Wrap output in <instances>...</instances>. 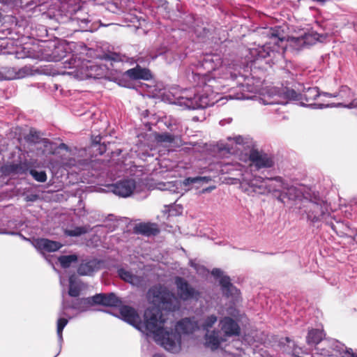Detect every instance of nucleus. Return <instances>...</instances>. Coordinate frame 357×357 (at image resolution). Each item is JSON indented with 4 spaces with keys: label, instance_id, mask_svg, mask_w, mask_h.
<instances>
[{
    "label": "nucleus",
    "instance_id": "22",
    "mask_svg": "<svg viewBox=\"0 0 357 357\" xmlns=\"http://www.w3.org/2000/svg\"><path fill=\"white\" fill-rule=\"evenodd\" d=\"M137 233L146 236H155L159 233V229L156 224L153 223H141L135 227Z\"/></svg>",
    "mask_w": 357,
    "mask_h": 357
},
{
    "label": "nucleus",
    "instance_id": "13",
    "mask_svg": "<svg viewBox=\"0 0 357 357\" xmlns=\"http://www.w3.org/2000/svg\"><path fill=\"white\" fill-rule=\"evenodd\" d=\"M175 284L177 287L178 295L183 301L190 299L197 300L200 296L198 290L192 287L189 283L181 277H176Z\"/></svg>",
    "mask_w": 357,
    "mask_h": 357
},
{
    "label": "nucleus",
    "instance_id": "3",
    "mask_svg": "<svg viewBox=\"0 0 357 357\" xmlns=\"http://www.w3.org/2000/svg\"><path fill=\"white\" fill-rule=\"evenodd\" d=\"M264 33L268 37L269 41L264 45L249 49V59L251 61L267 59L266 63L273 65L282 60L284 50L289 47L295 50L305 47L302 36L286 39L285 33L280 26L266 29Z\"/></svg>",
    "mask_w": 357,
    "mask_h": 357
},
{
    "label": "nucleus",
    "instance_id": "51",
    "mask_svg": "<svg viewBox=\"0 0 357 357\" xmlns=\"http://www.w3.org/2000/svg\"><path fill=\"white\" fill-rule=\"evenodd\" d=\"M82 23H87L89 21L86 19L82 20L81 21Z\"/></svg>",
    "mask_w": 357,
    "mask_h": 357
},
{
    "label": "nucleus",
    "instance_id": "47",
    "mask_svg": "<svg viewBox=\"0 0 357 357\" xmlns=\"http://www.w3.org/2000/svg\"><path fill=\"white\" fill-rule=\"evenodd\" d=\"M59 149H63V150H66V151H68V149H69L68 146L66 144H64V143L60 144L59 146Z\"/></svg>",
    "mask_w": 357,
    "mask_h": 357
},
{
    "label": "nucleus",
    "instance_id": "52",
    "mask_svg": "<svg viewBox=\"0 0 357 357\" xmlns=\"http://www.w3.org/2000/svg\"><path fill=\"white\" fill-rule=\"evenodd\" d=\"M343 103L342 102H338V103H336V107L339 106V105H342Z\"/></svg>",
    "mask_w": 357,
    "mask_h": 357
},
{
    "label": "nucleus",
    "instance_id": "46",
    "mask_svg": "<svg viewBox=\"0 0 357 357\" xmlns=\"http://www.w3.org/2000/svg\"><path fill=\"white\" fill-rule=\"evenodd\" d=\"M232 98L238 99V100H243V99H248L249 97L247 96H245L243 94L241 95H237L235 97H233Z\"/></svg>",
    "mask_w": 357,
    "mask_h": 357
},
{
    "label": "nucleus",
    "instance_id": "19",
    "mask_svg": "<svg viewBox=\"0 0 357 357\" xmlns=\"http://www.w3.org/2000/svg\"><path fill=\"white\" fill-rule=\"evenodd\" d=\"M126 73L129 77L133 79L149 80L152 78L150 70L147 68H142L139 66L128 70Z\"/></svg>",
    "mask_w": 357,
    "mask_h": 357
},
{
    "label": "nucleus",
    "instance_id": "8",
    "mask_svg": "<svg viewBox=\"0 0 357 357\" xmlns=\"http://www.w3.org/2000/svg\"><path fill=\"white\" fill-rule=\"evenodd\" d=\"M303 207L304 208L303 211L307 214L308 220L312 222H317L318 220L325 221L333 229V220L334 216L332 214L333 211H330V206L326 202H313L307 198H305Z\"/></svg>",
    "mask_w": 357,
    "mask_h": 357
},
{
    "label": "nucleus",
    "instance_id": "32",
    "mask_svg": "<svg viewBox=\"0 0 357 357\" xmlns=\"http://www.w3.org/2000/svg\"><path fill=\"white\" fill-rule=\"evenodd\" d=\"M303 42L305 47L314 45L317 40V34L305 33L302 36Z\"/></svg>",
    "mask_w": 357,
    "mask_h": 357
},
{
    "label": "nucleus",
    "instance_id": "24",
    "mask_svg": "<svg viewBox=\"0 0 357 357\" xmlns=\"http://www.w3.org/2000/svg\"><path fill=\"white\" fill-rule=\"evenodd\" d=\"M11 71L12 73L6 77L8 79H22L32 74L31 68L28 66H24L18 69L12 68Z\"/></svg>",
    "mask_w": 357,
    "mask_h": 357
},
{
    "label": "nucleus",
    "instance_id": "23",
    "mask_svg": "<svg viewBox=\"0 0 357 357\" xmlns=\"http://www.w3.org/2000/svg\"><path fill=\"white\" fill-rule=\"evenodd\" d=\"M324 334L322 330L312 329L307 335L306 341L308 345L318 344L324 338Z\"/></svg>",
    "mask_w": 357,
    "mask_h": 357
},
{
    "label": "nucleus",
    "instance_id": "44",
    "mask_svg": "<svg viewBox=\"0 0 357 357\" xmlns=\"http://www.w3.org/2000/svg\"><path fill=\"white\" fill-rule=\"evenodd\" d=\"M8 227L12 229H16L17 228L16 222L13 221H10L8 222Z\"/></svg>",
    "mask_w": 357,
    "mask_h": 357
},
{
    "label": "nucleus",
    "instance_id": "12",
    "mask_svg": "<svg viewBox=\"0 0 357 357\" xmlns=\"http://www.w3.org/2000/svg\"><path fill=\"white\" fill-rule=\"evenodd\" d=\"M288 182L280 176L266 178V193H271L279 202L283 201Z\"/></svg>",
    "mask_w": 357,
    "mask_h": 357
},
{
    "label": "nucleus",
    "instance_id": "21",
    "mask_svg": "<svg viewBox=\"0 0 357 357\" xmlns=\"http://www.w3.org/2000/svg\"><path fill=\"white\" fill-rule=\"evenodd\" d=\"M119 277L124 281L135 286H142L144 283V278L141 276L133 275L131 272L124 268L118 270Z\"/></svg>",
    "mask_w": 357,
    "mask_h": 357
},
{
    "label": "nucleus",
    "instance_id": "40",
    "mask_svg": "<svg viewBox=\"0 0 357 357\" xmlns=\"http://www.w3.org/2000/svg\"><path fill=\"white\" fill-rule=\"evenodd\" d=\"M62 165L64 168H70L77 165V161L75 158H70L66 161H62Z\"/></svg>",
    "mask_w": 357,
    "mask_h": 357
},
{
    "label": "nucleus",
    "instance_id": "56",
    "mask_svg": "<svg viewBox=\"0 0 357 357\" xmlns=\"http://www.w3.org/2000/svg\"><path fill=\"white\" fill-rule=\"evenodd\" d=\"M1 79H2V77H1V75H0V80H1Z\"/></svg>",
    "mask_w": 357,
    "mask_h": 357
},
{
    "label": "nucleus",
    "instance_id": "18",
    "mask_svg": "<svg viewBox=\"0 0 357 357\" xmlns=\"http://www.w3.org/2000/svg\"><path fill=\"white\" fill-rule=\"evenodd\" d=\"M101 262L97 259L84 260L77 268L80 275H91L100 268Z\"/></svg>",
    "mask_w": 357,
    "mask_h": 357
},
{
    "label": "nucleus",
    "instance_id": "48",
    "mask_svg": "<svg viewBox=\"0 0 357 357\" xmlns=\"http://www.w3.org/2000/svg\"><path fill=\"white\" fill-rule=\"evenodd\" d=\"M117 169L119 172H122L124 170V168L123 167L122 165H118Z\"/></svg>",
    "mask_w": 357,
    "mask_h": 357
},
{
    "label": "nucleus",
    "instance_id": "55",
    "mask_svg": "<svg viewBox=\"0 0 357 357\" xmlns=\"http://www.w3.org/2000/svg\"><path fill=\"white\" fill-rule=\"evenodd\" d=\"M191 266H194V267H195V268H196V269H197L196 266H195L192 263L191 264Z\"/></svg>",
    "mask_w": 357,
    "mask_h": 357
},
{
    "label": "nucleus",
    "instance_id": "30",
    "mask_svg": "<svg viewBox=\"0 0 357 357\" xmlns=\"http://www.w3.org/2000/svg\"><path fill=\"white\" fill-rule=\"evenodd\" d=\"M89 230V226L77 227L73 229H67L66 234L68 236H79L87 233Z\"/></svg>",
    "mask_w": 357,
    "mask_h": 357
},
{
    "label": "nucleus",
    "instance_id": "7",
    "mask_svg": "<svg viewBox=\"0 0 357 357\" xmlns=\"http://www.w3.org/2000/svg\"><path fill=\"white\" fill-rule=\"evenodd\" d=\"M219 326L221 330H213L206 335V347L212 351L220 347L228 337L237 336L240 334V326L236 321L229 317L220 319Z\"/></svg>",
    "mask_w": 357,
    "mask_h": 357
},
{
    "label": "nucleus",
    "instance_id": "4",
    "mask_svg": "<svg viewBox=\"0 0 357 357\" xmlns=\"http://www.w3.org/2000/svg\"><path fill=\"white\" fill-rule=\"evenodd\" d=\"M300 94L294 90L287 87H273L269 89L266 96L263 99L264 105H286L289 101L298 100ZM301 99H304L307 105L313 109H324L333 107L332 104L326 102L325 98L331 97V94H320L318 88L310 87L301 95Z\"/></svg>",
    "mask_w": 357,
    "mask_h": 357
},
{
    "label": "nucleus",
    "instance_id": "35",
    "mask_svg": "<svg viewBox=\"0 0 357 357\" xmlns=\"http://www.w3.org/2000/svg\"><path fill=\"white\" fill-rule=\"evenodd\" d=\"M155 139L158 142L172 143L174 142V137L172 135L165 132L158 135Z\"/></svg>",
    "mask_w": 357,
    "mask_h": 357
},
{
    "label": "nucleus",
    "instance_id": "39",
    "mask_svg": "<svg viewBox=\"0 0 357 357\" xmlns=\"http://www.w3.org/2000/svg\"><path fill=\"white\" fill-rule=\"evenodd\" d=\"M351 96V90L349 87L347 86H342L338 94L336 95V96H339L341 98H343L344 97H349Z\"/></svg>",
    "mask_w": 357,
    "mask_h": 357
},
{
    "label": "nucleus",
    "instance_id": "28",
    "mask_svg": "<svg viewBox=\"0 0 357 357\" xmlns=\"http://www.w3.org/2000/svg\"><path fill=\"white\" fill-rule=\"evenodd\" d=\"M121 304V301L114 293L105 294L103 305L117 307Z\"/></svg>",
    "mask_w": 357,
    "mask_h": 357
},
{
    "label": "nucleus",
    "instance_id": "43",
    "mask_svg": "<svg viewBox=\"0 0 357 357\" xmlns=\"http://www.w3.org/2000/svg\"><path fill=\"white\" fill-rule=\"evenodd\" d=\"M109 58L111 60H112L114 61H123V59H121V57L116 54H113L110 55Z\"/></svg>",
    "mask_w": 357,
    "mask_h": 357
},
{
    "label": "nucleus",
    "instance_id": "11",
    "mask_svg": "<svg viewBox=\"0 0 357 357\" xmlns=\"http://www.w3.org/2000/svg\"><path fill=\"white\" fill-rule=\"evenodd\" d=\"M211 274L220 279V284L222 294L227 298L231 297L232 302L238 301L239 298L238 290L231 283L230 278L223 275V272L219 268H213Z\"/></svg>",
    "mask_w": 357,
    "mask_h": 357
},
{
    "label": "nucleus",
    "instance_id": "15",
    "mask_svg": "<svg viewBox=\"0 0 357 357\" xmlns=\"http://www.w3.org/2000/svg\"><path fill=\"white\" fill-rule=\"evenodd\" d=\"M66 45L61 43L50 42L45 46L51 53L47 51L45 53V59L50 61H58L66 56Z\"/></svg>",
    "mask_w": 357,
    "mask_h": 357
},
{
    "label": "nucleus",
    "instance_id": "45",
    "mask_svg": "<svg viewBox=\"0 0 357 357\" xmlns=\"http://www.w3.org/2000/svg\"><path fill=\"white\" fill-rule=\"evenodd\" d=\"M101 137L100 136H96L93 140L92 142L93 144H98L100 143Z\"/></svg>",
    "mask_w": 357,
    "mask_h": 357
},
{
    "label": "nucleus",
    "instance_id": "26",
    "mask_svg": "<svg viewBox=\"0 0 357 357\" xmlns=\"http://www.w3.org/2000/svg\"><path fill=\"white\" fill-rule=\"evenodd\" d=\"M81 291V284L77 281L75 278L72 275L69 278V291L68 294L72 297H77Z\"/></svg>",
    "mask_w": 357,
    "mask_h": 357
},
{
    "label": "nucleus",
    "instance_id": "34",
    "mask_svg": "<svg viewBox=\"0 0 357 357\" xmlns=\"http://www.w3.org/2000/svg\"><path fill=\"white\" fill-rule=\"evenodd\" d=\"M30 174L38 182H45L47 180V175L45 171L31 169L30 171Z\"/></svg>",
    "mask_w": 357,
    "mask_h": 357
},
{
    "label": "nucleus",
    "instance_id": "6",
    "mask_svg": "<svg viewBox=\"0 0 357 357\" xmlns=\"http://www.w3.org/2000/svg\"><path fill=\"white\" fill-rule=\"evenodd\" d=\"M162 315L165 319V322L161 324L162 333L161 337L164 340L165 342L172 343L174 340H178V349L176 351H172L170 349H167V351L172 353H177L181 349V334L187 335L190 334L195 332V331L199 329V326L198 322L193 318H183L181 320L178 321L175 325V333H169L167 331V321L169 319V313L162 312Z\"/></svg>",
    "mask_w": 357,
    "mask_h": 357
},
{
    "label": "nucleus",
    "instance_id": "31",
    "mask_svg": "<svg viewBox=\"0 0 357 357\" xmlns=\"http://www.w3.org/2000/svg\"><path fill=\"white\" fill-rule=\"evenodd\" d=\"M178 182H167L165 183H159L158 188L162 190H168L172 192H177L176 190L178 189L177 185H178Z\"/></svg>",
    "mask_w": 357,
    "mask_h": 357
},
{
    "label": "nucleus",
    "instance_id": "14",
    "mask_svg": "<svg viewBox=\"0 0 357 357\" xmlns=\"http://www.w3.org/2000/svg\"><path fill=\"white\" fill-rule=\"evenodd\" d=\"M135 188V181L132 178H128L112 184L109 186V190L119 197H128L132 194Z\"/></svg>",
    "mask_w": 357,
    "mask_h": 357
},
{
    "label": "nucleus",
    "instance_id": "29",
    "mask_svg": "<svg viewBox=\"0 0 357 357\" xmlns=\"http://www.w3.org/2000/svg\"><path fill=\"white\" fill-rule=\"evenodd\" d=\"M58 261L63 268H66L77 261V256L76 255H62L58 258Z\"/></svg>",
    "mask_w": 357,
    "mask_h": 357
},
{
    "label": "nucleus",
    "instance_id": "10",
    "mask_svg": "<svg viewBox=\"0 0 357 357\" xmlns=\"http://www.w3.org/2000/svg\"><path fill=\"white\" fill-rule=\"evenodd\" d=\"M266 178L261 176H252L248 174H243L241 187L242 189L250 194L252 192L258 194H266Z\"/></svg>",
    "mask_w": 357,
    "mask_h": 357
},
{
    "label": "nucleus",
    "instance_id": "53",
    "mask_svg": "<svg viewBox=\"0 0 357 357\" xmlns=\"http://www.w3.org/2000/svg\"><path fill=\"white\" fill-rule=\"evenodd\" d=\"M60 283L61 285H63V281L61 278L60 279Z\"/></svg>",
    "mask_w": 357,
    "mask_h": 357
},
{
    "label": "nucleus",
    "instance_id": "42",
    "mask_svg": "<svg viewBox=\"0 0 357 357\" xmlns=\"http://www.w3.org/2000/svg\"><path fill=\"white\" fill-rule=\"evenodd\" d=\"M0 234H8V235H12V236H14V235H18L19 233L15 231H10V230H8L6 228H1L0 229Z\"/></svg>",
    "mask_w": 357,
    "mask_h": 357
},
{
    "label": "nucleus",
    "instance_id": "2",
    "mask_svg": "<svg viewBox=\"0 0 357 357\" xmlns=\"http://www.w3.org/2000/svg\"><path fill=\"white\" fill-rule=\"evenodd\" d=\"M147 296L149 302L154 306L146 310L144 321H141L140 317L133 307L127 305H123L120 309L122 319L145 334L147 338L152 337L157 344L165 349L176 351L179 346L178 340H173L172 343L164 342L161 337V324L165 322L162 310L172 312L178 310L180 306L179 299L166 287L160 285L151 288Z\"/></svg>",
    "mask_w": 357,
    "mask_h": 357
},
{
    "label": "nucleus",
    "instance_id": "1",
    "mask_svg": "<svg viewBox=\"0 0 357 357\" xmlns=\"http://www.w3.org/2000/svg\"><path fill=\"white\" fill-rule=\"evenodd\" d=\"M234 71V66L222 65L220 55L206 54L197 63L195 72L194 70L192 72L194 82L202 88V91L193 97L188 95L174 97L169 102L189 109L213 106L218 101L217 96L222 92L225 87L222 79L234 80L238 78Z\"/></svg>",
    "mask_w": 357,
    "mask_h": 357
},
{
    "label": "nucleus",
    "instance_id": "49",
    "mask_svg": "<svg viewBox=\"0 0 357 357\" xmlns=\"http://www.w3.org/2000/svg\"><path fill=\"white\" fill-rule=\"evenodd\" d=\"M357 107V105H355L354 102L349 103V105L348 106V107Z\"/></svg>",
    "mask_w": 357,
    "mask_h": 357
},
{
    "label": "nucleus",
    "instance_id": "5",
    "mask_svg": "<svg viewBox=\"0 0 357 357\" xmlns=\"http://www.w3.org/2000/svg\"><path fill=\"white\" fill-rule=\"evenodd\" d=\"M220 149L235 154L241 149L249 150V160L256 169L269 168L273 166L274 161L270 155L255 149V142L249 136L234 135L227 138V142L220 144Z\"/></svg>",
    "mask_w": 357,
    "mask_h": 357
},
{
    "label": "nucleus",
    "instance_id": "9",
    "mask_svg": "<svg viewBox=\"0 0 357 357\" xmlns=\"http://www.w3.org/2000/svg\"><path fill=\"white\" fill-rule=\"evenodd\" d=\"M91 303L88 298H80L75 300L72 303H68L67 301H63L62 303L61 310L59 314V319L57 320L56 333L59 342L61 344L63 341L62 332L65 326L68 322L65 311L67 309L71 308L77 310L79 312H86L89 310Z\"/></svg>",
    "mask_w": 357,
    "mask_h": 357
},
{
    "label": "nucleus",
    "instance_id": "50",
    "mask_svg": "<svg viewBox=\"0 0 357 357\" xmlns=\"http://www.w3.org/2000/svg\"><path fill=\"white\" fill-rule=\"evenodd\" d=\"M153 357H163V356L161 354H155V355H153Z\"/></svg>",
    "mask_w": 357,
    "mask_h": 357
},
{
    "label": "nucleus",
    "instance_id": "25",
    "mask_svg": "<svg viewBox=\"0 0 357 357\" xmlns=\"http://www.w3.org/2000/svg\"><path fill=\"white\" fill-rule=\"evenodd\" d=\"M217 321L218 317L215 314H211L203 319L202 321L199 324V328H202L203 331H206L205 336L208 333H212L213 331H211V329L216 324Z\"/></svg>",
    "mask_w": 357,
    "mask_h": 357
},
{
    "label": "nucleus",
    "instance_id": "37",
    "mask_svg": "<svg viewBox=\"0 0 357 357\" xmlns=\"http://www.w3.org/2000/svg\"><path fill=\"white\" fill-rule=\"evenodd\" d=\"M208 181V178L206 176H197L194 178H188L184 181L185 185H188L190 183H197L199 181Z\"/></svg>",
    "mask_w": 357,
    "mask_h": 357
},
{
    "label": "nucleus",
    "instance_id": "33",
    "mask_svg": "<svg viewBox=\"0 0 357 357\" xmlns=\"http://www.w3.org/2000/svg\"><path fill=\"white\" fill-rule=\"evenodd\" d=\"M286 340L288 343V347H292L291 354L293 356L298 357L299 354H307L301 347L296 346L293 341L289 340V338L287 337Z\"/></svg>",
    "mask_w": 357,
    "mask_h": 357
},
{
    "label": "nucleus",
    "instance_id": "38",
    "mask_svg": "<svg viewBox=\"0 0 357 357\" xmlns=\"http://www.w3.org/2000/svg\"><path fill=\"white\" fill-rule=\"evenodd\" d=\"M339 353L340 355H342L343 354H349L350 357H357V355H356L351 349H347L346 348L344 350L342 347H339L338 345L336 344V354ZM336 357H337L336 356Z\"/></svg>",
    "mask_w": 357,
    "mask_h": 357
},
{
    "label": "nucleus",
    "instance_id": "36",
    "mask_svg": "<svg viewBox=\"0 0 357 357\" xmlns=\"http://www.w3.org/2000/svg\"><path fill=\"white\" fill-rule=\"evenodd\" d=\"M105 294H98L92 297H89L88 299L91 303V306L93 304H99L103 305Z\"/></svg>",
    "mask_w": 357,
    "mask_h": 357
},
{
    "label": "nucleus",
    "instance_id": "20",
    "mask_svg": "<svg viewBox=\"0 0 357 357\" xmlns=\"http://www.w3.org/2000/svg\"><path fill=\"white\" fill-rule=\"evenodd\" d=\"M101 68L89 61L82 63V77H96L102 75Z\"/></svg>",
    "mask_w": 357,
    "mask_h": 357
},
{
    "label": "nucleus",
    "instance_id": "54",
    "mask_svg": "<svg viewBox=\"0 0 357 357\" xmlns=\"http://www.w3.org/2000/svg\"><path fill=\"white\" fill-rule=\"evenodd\" d=\"M72 67H73V68H77V67H78V65H75V64H74Z\"/></svg>",
    "mask_w": 357,
    "mask_h": 357
},
{
    "label": "nucleus",
    "instance_id": "17",
    "mask_svg": "<svg viewBox=\"0 0 357 357\" xmlns=\"http://www.w3.org/2000/svg\"><path fill=\"white\" fill-rule=\"evenodd\" d=\"M33 245L41 252H55L61 248L62 245L57 242L47 238H37L32 242Z\"/></svg>",
    "mask_w": 357,
    "mask_h": 357
},
{
    "label": "nucleus",
    "instance_id": "16",
    "mask_svg": "<svg viewBox=\"0 0 357 357\" xmlns=\"http://www.w3.org/2000/svg\"><path fill=\"white\" fill-rule=\"evenodd\" d=\"M283 201L281 203L286 204L291 201H301L302 204L305 197L303 195V187L301 185H294L287 184V188L284 192Z\"/></svg>",
    "mask_w": 357,
    "mask_h": 357
},
{
    "label": "nucleus",
    "instance_id": "27",
    "mask_svg": "<svg viewBox=\"0 0 357 357\" xmlns=\"http://www.w3.org/2000/svg\"><path fill=\"white\" fill-rule=\"evenodd\" d=\"M241 78H243V83H241L240 87L242 88L243 91H247L249 92H257L259 90V85L255 84L254 82L253 77H243L241 76Z\"/></svg>",
    "mask_w": 357,
    "mask_h": 357
},
{
    "label": "nucleus",
    "instance_id": "41",
    "mask_svg": "<svg viewBox=\"0 0 357 357\" xmlns=\"http://www.w3.org/2000/svg\"><path fill=\"white\" fill-rule=\"evenodd\" d=\"M153 3L159 8H163L165 10L167 9L166 0H153Z\"/></svg>",
    "mask_w": 357,
    "mask_h": 357
}]
</instances>
